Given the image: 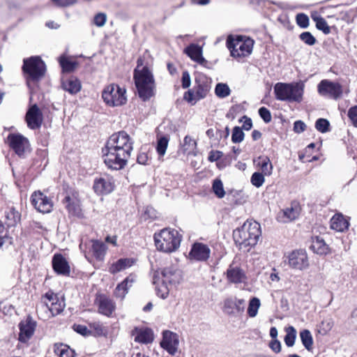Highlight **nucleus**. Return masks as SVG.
<instances>
[{
    "label": "nucleus",
    "mask_w": 357,
    "mask_h": 357,
    "mask_svg": "<svg viewBox=\"0 0 357 357\" xmlns=\"http://www.w3.org/2000/svg\"><path fill=\"white\" fill-rule=\"evenodd\" d=\"M54 352L59 357H74L75 351L68 345L63 344H55L54 345Z\"/></svg>",
    "instance_id": "obj_35"
},
{
    "label": "nucleus",
    "mask_w": 357,
    "mask_h": 357,
    "mask_svg": "<svg viewBox=\"0 0 357 357\" xmlns=\"http://www.w3.org/2000/svg\"><path fill=\"white\" fill-rule=\"evenodd\" d=\"M134 263L135 261L132 259L121 258L110 266L109 271L112 274H116L131 267Z\"/></svg>",
    "instance_id": "obj_28"
},
{
    "label": "nucleus",
    "mask_w": 357,
    "mask_h": 357,
    "mask_svg": "<svg viewBox=\"0 0 357 357\" xmlns=\"http://www.w3.org/2000/svg\"><path fill=\"white\" fill-rule=\"evenodd\" d=\"M6 218L8 220L10 221L9 225H15L17 220L20 219V215L17 211L15 209L12 208L7 214Z\"/></svg>",
    "instance_id": "obj_53"
},
{
    "label": "nucleus",
    "mask_w": 357,
    "mask_h": 357,
    "mask_svg": "<svg viewBox=\"0 0 357 357\" xmlns=\"http://www.w3.org/2000/svg\"><path fill=\"white\" fill-rule=\"evenodd\" d=\"M223 155V153L220 151H212L209 153L208 160L215 162L219 160Z\"/></svg>",
    "instance_id": "obj_63"
},
{
    "label": "nucleus",
    "mask_w": 357,
    "mask_h": 357,
    "mask_svg": "<svg viewBox=\"0 0 357 357\" xmlns=\"http://www.w3.org/2000/svg\"><path fill=\"white\" fill-rule=\"evenodd\" d=\"M348 116L353 125L357 128V106L351 107L349 109Z\"/></svg>",
    "instance_id": "obj_55"
},
{
    "label": "nucleus",
    "mask_w": 357,
    "mask_h": 357,
    "mask_svg": "<svg viewBox=\"0 0 357 357\" xmlns=\"http://www.w3.org/2000/svg\"><path fill=\"white\" fill-rule=\"evenodd\" d=\"M22 71L27 75V79L38 81L44 74V63L40 56H31L24 59Z\"/></svg>",
    "instance_id": "obj_9"
},
{
    "label": "nucleus",
    "mask_w": 357,
    "mask_h": 357,
    "mask_svg": "<svg viewBox=\"0 0 357 357\" xmlns=\"http://www.w3.org/2000/svg\"><path fill=\"white\" fill-rule=\"evenodd\" d=\"M349 225L348 221L342 215H335L331 220V228L338 231H343Z\"/></svg>",
    "instance_id": "obj_33"
},
{
    "label": "nucleus",
    "mask_w": 357,
    "mask_h": 357,
    "mask_svg": "<svg viewBox=\"0 0 357 357\" xmlns=\"http://www.w3.org/2000/svg\"><path fill=\"white\" fill-rule=\"evenodd\" d=\"M91 242V251L92 252L93 257L98 261L103 260L107 250L105 244L101 241L95 240H93Z\"/></svg>",
    "instance_id": "obj_32"
},
{
    "label": "nucleus",
    "mask_w": 357,
    "mask_h": 357,
    "mask_svg": "<svg viewBox=\"0 0 357 357\" xmlns=\"http://www.w3.org/2000/svg\"><path fill=\"white\" fill-rule=\"evenodd\" d=\"M184 52L194 61L200 65L206 66L207 61L202 56V48L197 45L192 43L185 48Z\"/></svg>",
    "instance_id": "obj_21"
},
{
    "label": "nucleus",
    "mask_w": 357,
    "mask_h": 357,
    "mask_svg": "<svg viewBox=\"0 0 357 357\" xmlns=\"http://www.w3.org/2000/svg\"><path fill=\"white\" fill-rule=\"evenodd\" d=\"M264 176L265 175L260 172H255L251 176L250 182L254 186L259 188L264 184L265 181Z\"/></svg>",
    "instance_id": "obj_47"
},
{
    "label": "nucleus",
    "mask_w": 357,
    "mask_h": 357,
    "mask_svg": "<svg viewBox=\"0 0 357 357\" xmlns=\"http://www.w3.org/2000/svg\"><path fill=\"white\" fill-rule=\"evenodd\" d=\"M27 126L32 130L39 128L43 122V113L36 104L31 105L25 116Z\"/></svg>",
    "instance_id": "obj_15"
},
{
    "label": "nucleus",
    "mask_w": 357,
    "mask_h": 357,
    "mask_svg": "<svg viewBox=\"0 0 357 357\" xmlns=\"http://www.w3.org/2000/svg\"><path fill=\"white\" fill-rule=\"evenodd\" d=\"M59 64L62 72L64 73H70L75 70L78 67L79 63L77 61L72 60L70 57L62 55L59 57Z\"/></svg>",
    "instance_id": "obj_31"
},
{
    "label": "nucleus",
    "mask_w": 357,
    "mask_h": 357,
    "mask_svg": "<svg viewBox=\"0 0 357 357\" xmlns=\"http://www.w3.org/2000/svg\"><path fill=\"white\" fill-rule=\"evenodd\" d=\"M5 142L20 157H24L29 149L28 139L20 133H10Z\"/></svg>",
    "instance_id": "obj_10"
},
{
    "label": "nucleus",
    "mask_w": 357,
    "mask_h": 357,
    "mask_svg": "<svg viewBox=\"0 0 357 357\" xmlns=\"http://www.w3.org/2000/svg\"><path fill=\"white\" fill-rule=\"evenodd\" d=\"M133 79L138 96L143 101H147L155 96V83L151 70H134Z\"/></svg>",
    "instance_id": "obj_4"
},
{
    "label": "nucleus",
    "mask_w": 357,
    "mask_h": 357,
    "mask_svg": "<svg viewBox=\"0 0 357 357\" xmlns=\"http://www.w3.org/2000/svg\"><path fill=\"white\" fill-rule=\"evenodd\" d=\"M62 88L70 94H76L82 89L81 82L76 77L71 76L62 81Z\"/></svg>",
    "instance_id": "obj_27"
},
{
    "label": "nucleus",
    "mask_w": 357,
    "mask_h": 357,
    "mask_svg": "<svg viewBox=\"0 0 357 357\" xmlns=\"http://www.w3.org/2000/svg\"><path fill=\"white\" fill-rule=\"evenodd\" d=\"M65 306L64 301L60 300L57 294L52 291L46 293V307L49 309L52 317L61 313Z\"/></svg>",
    "instance_id": "obj_19"
},
{
    "label": "nucleus",
    "mask_w": 357,
    "mask_h": 357,
    "mask_svg": "<svg viewBox=\"0 0 357 357\" xmlns=\"http://www.w3.org/2000/svg\"><path fill=\"white\" fill-rule=\"evenodd\" d=\"M330 123L326 119H319L315 122V128L320 132L325 133L329 131Z\"/></svg>",
    "instance_id": "obj_46"
},
{
    "label": "nucleus",
    "mask_w": 357,
    "mask_h": 357,
    "mask_svg": "<svg viewBox=\"0 0 357 357\" xmlns=\"http://www.w3.org/2000/svg\"><path fill=\"white\" fill-rule=\"evenodd\" d=\"M73 329L75 330V331L82 335H87L88 334H89V331L87 327L83 325L74 324Z\"/></svg>",
    "instance_id": "obj_61"
},
{
    "label": "nucleus",
    "mask_w": 357,
    "mask_h": 357,
    "mask_svg": "<svg viewBox=\"0 0 357 357\" xmlns=\"http://www.w3.org/2000/svg\"><path fill=\"white\" fill-rule=\"evenodd\" d=\"M312 18L316 22L317 29L322 31L325 34H328L331 32V29L324 17L312 15Z\"/></svg>",
    "instance_id": "obj_40"
},
{
    "label": "nucleus",
    "mask_w": 357,
    "mask_h": 357,
    "mask_svg": "<svg viewBox=\"0 0 357 357\" xmlns=\"http://www.w3.org/2000/svg\"><path fill=\"white\" fill-rule=\"evenodd\" d=\"M244 136L242 129L238 126H235L232 131L231 141L234 143H240L243 140Z\"/></svg>",
    "instance_id": "obj_48"
},
{
    "label": "nucleus",
    "mask_w": 357,
    "mask_h": 357,
    "mask_svg": "<svg viewBox=\"0 0 357 357\" xmlns=\"http://www.w3.org/2000/svg\"><path fill=\"white\" fill-rule=\"evenodd\" d=\"M245 301L236 297H229L225 300L223 310L229 315L241 314L245 310Z\"/></svg>",
    "instance_id": "obj_14"
},
{
    "label": "nucleus",
    "mask_w": 357,
    "mask_h": 357,
    "mask_svg": "<svg viewBox=\"0 0 357 357\" xmlns=\"http://www.w3.org/2000/svg\"><path fill=\"white\" fill-rule=\"evenodd\" d=\"M6 5L10 10H18L21 8L20 0H5Z\"/></svg>",
    "instance_id": "obj_57"
},
{
    "label": "nucleus",
    "mask_w": 357,
    "mask_h": 357,
    "mask_svg": "<svg viewBox=\"0 0 357 357\" xmlns=\"http://www.w3.org/2000/svg\"><path fill=\"white\" fill-rule=\"evenodd\" d=\"M299 38L306 45L312 46L314 45L317 40L309 31H305L300 34Z\"/></svg>",
    "instance_id": "obj_49"
},
{
    "label": "nucleus",
    "mask_w": 357,
    "mask_h": 357,
    "mask_svg": "<svg viewBox=\"0 0 357 357\" xmlns=\"http://www.w3.org/2000/svg\"><path fill=\"white\" fill-rule=\"evenodd\" d=\"M169 143V138L162 136L158 138L157 141L156 151L160 156H163L165 153Z\"/></svg>",
    "instance_id": "obj_44"
},
{
    "label": "nucleus",
    "mask_w": 357,
    "mask_h": 357,
    "mask_svg": "<svg viewBox=\"0 0 357 357\" xmlns=\"http://www.w3.org/2000/svg\"><path fill=\"white\" fill-rule=\"evenodd\" d=\"M135 341L143 343V344H148L153 341V335L151 330L149 328H141L137 329L136 328L135 331Z\"/></svg>",
    "instance_id": "obj_30"
},
{
    "label": "nucleus",
    "mask_w": 357,
    "mask_h": 357,
    "mask_svg": "<svg viewBox=\"0 0 357 357\" xmlns=\"http://www.w3.org/2000/svg\"><path fill=\"white\" fill-rule=\"evenodd\" d=\"M304 84L278 82L274 86L275 98L280 101L300 102L303 100Z\"/></svg>",
    "instance_id": "obj_5"
},
{
    "label": "nucleus",
    "mask_w": 357,
    "mask_h": 357,
    "mask_svg": "<svg viewBox=\"0 0 357 357\" xmlns=\"http://www.w3.org/2000/svg\"><path fill=\"white\" fill-rule=\"evenodd\" d=\"M52 267L58 274L63 275H68L70 274V266L61 254L54 255L52 259Z\"/></svg>",
    "instance_id": "obj_22"
},
{
    "label": "nucleus",
    "mask_w": 357,
    "mask_h": 357,
    "mask_svg": "<svg viewBox=\"0 0 357 357\" xmlns=\"http://www.w3.org/2000/svg\"><path fill=\"white\" fill-rule=\"evenodd\" d=\"M310 248L318 255H325L328 252V247L324 239L319 236L312 238Z\"/></svg>",
    "instance_id": "obj_34"
},
{
    "label": "nucleus",
    "mask_w": 357,
    "mask_h": 357,
    "mask_svg": "<svg viewBox=\"0 0 357 357\" xmlns=\"http://www.w3.org/2000/svg\"><path fill=\"white\" fill-rule=\"evenodd\" d=\"M190 76L188 72L185 71L182 74V86L183 89H187L190 86Z\"/></svg>",
    "instance_id": "obj_62"
},
{
    "label": "nucleus",
    "mask_w": 357,
    "mask_h": 357,
    "mask_svg": "<svg viewBox=\"0 0 357 357\" xmlns=\"http://www.w3.org/2000/svg\"><path fill=\"white\" fill-rule=\"evenodd\" d=\"M306 128L305 123L302 121H296L294 123V131L296 133L303 132Z\"/></svg>",
    "instance_id": "obj_59"
},
{
    "label": "nucleus",
    "mask_w": 357,
    "mask_h": 357,
    "mask_svg": "<svg viewBox=\"0 0 357 357\" xmlns=\"http://www.w3.org/2000/svg\"><path fill=\"white\" fill-rule=\"evenodd\" d=\"M195 84L194 91L196 92L197 98H204L211 89V79L204 75H199L195 78Z\"/></svg>",
    "instance_id": "obj_17"
},
{
    "label": "nucleus",
    "mask_w": 357,
    "mask_h": 357,
    "mask_svg": "<svg viewBox=\"0 0 357 357\" xmlns=\"http://www.w3.org/2000/svg\"><path fill=\"white\" fill-rule=\"evenodd\" d=\"M114 182L110 178H99L93 183V189L97 194H108L113 191Z\"/></svg>",
    "instance_id": "obj_20"
},
{
    "label": "nucleus",
    "mask_w": 357,
    "mask_h": 357,
    "mask_svg": "<svg viewBox=\"0 0 357 357\" xmlns=\"http://www.w3.org/2000/svg\"><path fill=\"white\" fill-rule=\"evenodd\" d=\"M297 24L301 28H307L309 26V18L304 13H299L296 15Z\"/></svg>",
    "instance_id": "obj_50"
},
{
    "label": "nucleus",
    "mask_w": 357,
    "mask_h": 357,
    "mask_svg": "<svg viewBox=\"0 0 357 357\" xmlns=\"http://www.w3.org/2000/svg\"><path fill=\"white\" fill-rule=\"evenodd\" d=\"M182 280V271L174 265L167 266L160 271H157L153 275V283L155 285L157 295L163 299L169 295L168 284H178Z\"/></svg>",
    "instance_id": "obj_2"
},
{
    "label": "nucleus",
    "mask_w": 357,
    "mask_h": 357,
    "mask_svg": "<svg viewBox=\"0 0 357 357\" xmlns=\"http://www.w3.org/2000/svg\"><path fill=\"white\" fill-rule=\"evenodd\" d=\"M213 192L218 198H222L225 195V191L221 180L215 179L212 186Z\"/></svg>",
    "instance_id": "obj_45"
},
{
    "label": "nucleus",
    "mask_w": 357,
    "mask_h": 357,
    "mask_svg": "<svg viewBox=\"0 0 357 357\" xmlns=\"http://www.w3.org/2000/svg\"><path fill=\"white\" fill-rule=\"evenodd\" d=\"M227 278L229 282L238 284L244 282L246 278L244 271L240 267L230 265L227 270Z\"/></svg>",
    "instance_id": "obj_24"
},
{
    "label": "nucleus",
    "mask_w": 357,
    "mask_h": 357,
    "mask_svg": "<svg viewBox=\"0 0 357 357\" xmlns=\"http://www.w3.org/2000/svg\"><path fill=\"white\" fill-rule=\"evenodd\" d=\"M195 91L188 90L184 94L183 98L191 105H195L200 99L197 98Z\"/></svg>",
    "instance_id": "obj_52"
},
{
    "label": "nucleus",
    "mask_w": 357,
    "mask_h": 357,
    "mask_svg": "<svg viewBox=\"0 0 357 357\" xmlns=\"http://www.w3.org/2000/svg\"><path fill=\"white\" fill-rule=\"evenodd\" d=\"M196 142L190 136L187 135L184 137L182 144V150L185 153H190L196 148Z\"/></svg>",
    "instance_id": "obj_42"
},
{
    "label": "nucleus",
    "mask_w": 357,
    "mask_h": 357,
    "mask_svg": "<svg viewBox=\"0 0 357 357\" xmlns=\"http://www.w3.org/2000/svg\"><path fill=\"white\" fill-rule=\"evenodd\" d=\"M102 98L109 107L124 105L127 102L126 89L116 84H109L104 88Z\"/></svg>",
    "instance_id": "obj_7"
},
{
    "label": "nucleus",
    "mask_w": 357,
    "mask_h": 357,
    "mask_svg": "<svg viewBox=\"0 0 357 357\" xmlns=\"http://www.w3.org/2000/svg\"><path fill=\"white\" fill-rule=\"evenodd\" d=\"M52 3L59 7H68L77 3V0H52Z\"/></svg>",
    "instance_id": "obj_56"
},
{
    "label": "nucleus",
    "mask_w": 357,
    "mask_h": 357,
    "mask_svg": "<svg viewBox=\"0 0 357 357\" xmlns=\"http://www.w3.org/2000/svg\"><path fill=\"white\" fill-rule=\"evenodd\" d=\"M231 90L227 84L218 83L215 89V95L220 98H224L230 95Z\"/></svg>",
    "instance_id": "obj_43"
},
{
    "label": "nucleus",
    "mask_w": 357,
    "mask_h": 357,
    "mask_svg": "<svg viewBox=\"0 0 357 357\" xmlns=\"http://www.w3.org/2000/svg\"><path fill=\"white\" fill-rule=\"evenodd\" d=\"M259 114L260 117L264 121V122L269 123L271 121V114L267 108L264 107H261L259 109Z\"/></svg>",
    "instance_id": "obj_54"
},
{
    "label": "nucleus",
    "mask_w": 357,
    "mask_h": 357,
    "mask_svg": "<svg viewBox=\"0 0 357 357\" xmlns=\"http://www.w3.org/2000/svg\"><path fill=\"white\" fill-rule=\"evenodd\" d=\"M98 304V312L107 317H110L116 308L113 301L103 296L99 297Z\"/></svg>",
    "instance_id": "obj_26"
},
{
    "label": "nucleus",
    "mask_w": 357,
    "mask_h": 357,
    "mask_svg": "<svg viewBox=\"0 0 357 357\" xmlns=\"http://www.w3.org/2000/svg\"><path fill=\"white\" fill-rule=\"evenodd\" d=\"M132 142L130 136L124 131L112 134L102 149L104 162L113 170L123 169L130 157Z\"/></svg>",
    "instance_id": "obj_1"
},
{
    "label": "nucleus",
    "mask_w": 357,
    "mask_h": 357,
    "mask_svg": "<svg viewBox=\"0 0 357 357\" xmlns=\"http://www.w3.org/2000/svg\"><path fill=\"white\" fill-rule=\"evenodd\" d=\"M269 345L271 349L275 353H279L281 351V343L278 340H273Z\"/></svg>",
    "instance_id": "obj_64"
},
{
    "label": "nucleus",
    "mask_w": 357,
    "mask_h": 357,
    "mask_svg": "<svg viewBox=\"0 0 357 357\" xmlns=\"http://www.w3.org/2000/svg\"><path fill=\"white\" fill-rule=\"evenodd\" d=\"M261 303L258 298L254 297L250 299L248 307V314L250 317H255L258 313Z\"/></svg>",
    "instance_id": "obj_39"
},
{
    "label": "nucleus",
    "mask_w": 357,
    "mask_h": 357,
    "mask_svg": "<svg viewBox=\"0 0 357 357\" xmlns=\"http://www.w3.org/2000/svg\"><path fill=\"white\" fill-rule=\"evenodd\" d=\"M107 21V15L105 13H100L96 14L93 17V24L98 26H103Z\"/></svg>",
    "instance_id": "obj_51"
},
{
    "label": "nucleus",
    "mask_w": 357,
    "mask_h": 357,
    "mask_svg": "<svg viewBox=\"0 0 357 357\" xmlns=\"http://www.w3.org/2000/svg\"><path fill=\"white\" fill-rule=\"evenodd\" d=\"M287 334L284 337V342L289 347H293L296 338V330L293 326L286 328Z\"/></svg>",
    "instance_id": "obj_41"
},
{
    "label": "nucleus",
    "mask_w": 357,
    "mask_h": 357,
    "mask_svg": "<svg viewBox=\"0 0 357 357\" xmlns=\"http://www.w3.org/2000/svg\"><path fill=\"white\" fill-rule=\"evenodd\" d=\"M287 264L293 269L303 271L309 268L307 254L305 250H293L287 257Z\"/></svg>",
    "instance_id": "obj_12"
},
{
    "label": "nucleus",
    "mask_w": 357,
    "mask_h": 357,
    "mask_svg": "<svg viewBox=\"0 0 357 357\" xmlns=\"http://www.w3.org/2000/svg\"><path fill=\"white\" fill-rule=\"evenodd\" d=\"M300 210L298 204L297 203H293L290 207L283 211V215L287 220H294L298 217Z\"/></svg>",
    "instance_id": "obj_37"
},
{
    "label": "nucleus",
    "mask_w": 357,
    "mask_h": 357,
    "mask_svg": "<svg viewBox=\"0 0 357 357\" xmlns=\"http://www.w3.org/2000/svg\"><path fill=\"white\" fill-rule=\"evenodd\" d=\"M31 203L37 211L45 213V196L43 192H33L31 196Z\"/></svg>",
    "instance_id": "obj_29"
},
{
    "label": "nucleus",
    "mask_w": 357,
    "mask_h": 357,
    "mask_svg": "<svg viewBox=\"0 0 357 357\" xmlns=\"http://www.w3.org/2000/svg\"><path fill=\"white\" fill-rule=\"evenodd\" d=\"M179 344L178 336L176 333L169 331H165L162 333V340L160 346L170 355H174Z\"/></svg>",
    "instance_id": "obj_13"
},
{
    "label": "nucleus",
    "mask_w": 357,
    "mask_h": 357,
    "mask_svg": "<svg viewBox=\"0 0 357 357\" xmlns=\"http://www.w3.org/2000/svg\"><path fill=\"white\" fill-rule=\"evenodd\" d=\"M317 91L321 96L338 99L342 94V86L328 79L321 80L317 86Z\"/></svg>",
    "instance_id": "obj_11"
},
{
    "label": "nucleus",
    "mask_w": 357,
    "mask_h": 357,
    "mask_svg": "<svg viewBox=\"0 0 357 357\" xmlns=\"http://www.w3.org/2000/svg\"><path fill=\"white\" fill-rule=\"evenodd\" d=\"M36 326V321L30 316H28L25 320L21 321L19 324V341L23 343L26 342L33 335Z\"/></svg>",
    "instance_id": "obj_16"
},
{
    "label": "nucleus",
    "mask_w": 357,
    "mask_h": 357,
    "mask_svg": "<svg viewBox=\"0 0 357 357\" xmlns=\"http://www.w3.org/2000/svg\"><path fill=\"white\" fill-rule=\"evenodd\" d=\"M259 160L257 165L261 170V174L265 176H270L273 172V165L270 159L266 156L259 157Z\"/></svg>",
    "instance_id": "obj_36"
},
{
    "label": "nucleus",
    "mask_w": 357,
    "mask_h": 357,
    "mask_svg": "<svg viewBox=\"0 0 357 357\" xmlns=\"http://www.w3.org/2000/svg\"><path fill=\"white\" fill-rule=\"evenodd\" d=\"M149 160L148 153L146 152H140L137 158V161L140 165H148V162Z\"/></svg>",
    "instance_id": "obj_60"
},
{
    "label": "nucleus",
    "mask_w": 357,
    "mask_h": 357,
    "mask_svg": "<svg viewBox=\"0 0 357 357\" xmlns=\"http://www.w3.org/2000/svg\"><path fill=\"white\" fill-rule=\"evenodd\" d=\"M227 47L233 57H245L250 55L252 51L254 40L245 36H236L235 38L229 36Z\"/></svg>",
    "instance_id": "obj_8"
},
{
    "label": "nucleus",
    "mask_w": 357,
    "mask_h": 357,
    "mask_svg": "<svg viewBox=\"0 0 357 357\" xmlns=\"http://www.w3.org/2000/svg\"><path fill=\"white\" fill-rule=\"evenodd\" d=\"M211 254V250L208 245L202 243H195L192 245L189 257L191 260L199 261H206Z\"/></svg>",
    "instance_id": "obj_18"
},
{
    "label": "nucleus",
    "mask_w": 357,
    "mask_h": 357,
    "mask_svg": "<svg viewBox=\"0 0 357 357\" xmlns=\"http://www.w3.org/2000/svg\"><path fill=\"white\" fill-rule=\"evenodd\" d=\"M300 337L304 347L307 351H310L313 345V338L310 331L307 329L303 330L300 332Z\"/></svg>",
    "instance_id": "obj_38"
},
{
    "label": "nucleus",
    "mask_w": 357,
    "mask_h": 357,
    "mask_svg": "<svg viewBox=\"0 0 357 357\" xmlns=\"http://www.w3.org/2000/svg\"><path fill=\"white\" fill-rule=\"evenodd\" d=\"M261 236L260 225L257 222L246 221L233 232L234 240L240 249L255 246Z\"/></svg>",
    "instance_id": "obj_3"
},
{
    "label": "nucleus",
    "mask_w": 357,
    "mask_h": 357,
    "mask_svg": "<svg viewBox=\"0 0 357 357\" xmlns=\"http://www.w3.org/2000/svg\"><path fill=\"white\" fill-rule=\"evenodd\" d=\"M154 241L158 250L172 252L179 248L181 237L177 230L165 228L154 234Z\"/></svg>",
    "instance_id": "obj_6"
},
{
    "label": "nucleus",
    "mask_w": 357,
    "mask_h": 357,
    "mask_svg": "<svg viewBox=\"0 0 357 357\" xmlns=\"http://www.w3.org/2000/svg\"><path fill=\"white\" fill-rule=\"evenodd\" d=\"M243 123L242 128L245 130H249L252 127V122L250 118L247 116H243L239 121Z\"/></svg>",
    "instance_id": "obj_58"
},
{
    "label": "nucleus",
    "mask_w": 357,
    "mask_h": 357,
    "mask_svg": "<svg viewBox=\"0 0 357 357\" xmlns=\"http://www.w3.org/2000/svg\"><path fill=\"white\" fill-rule=\"evenodd\" d=\"M135 282V277L132 275L128 276L122 282L119 284L115 290L114 295L116 298L123 299L128 292V289L132 286Z\"/></svg>",
    "instance_id": "obj_25"
},
{
    "label": "nucleus",
    "mask_w": 357,
    "mask_h": 357,
    "mask_svg": "<svg viewBox=\"0 0 357 357\" xmlns=\"http://www.w3.org/2000/svg\"><path fill=\"white\" fill-rule=\"evenodd\" d=\"M64 200L67 204L66 207L71 215L77 217L82 216V210L78 199V193L77 192H73L72 196L68 195L66 196Z\"/></svg>",
    "instance_id": "obj_23"
}]
</instances>
